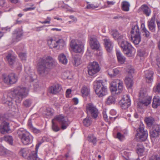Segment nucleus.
<instances>
[{"instance_id":"f257e3e1","label":"nucleus","mask_w":160,"mask_h":160,"mask_svg":"<svg viewBox=\"0 0 160 160\" xmlns=\"http://www.w3.org/2000/svg\"><path fill=\"white\" fill-rule=\"evenodd\" d=\"M28 89L22 85L16 86L12 91L4 94L2 102L9 106H12L14 102L16 104L19 103L28 96Z\"/></svg>"},{"instance_id":"f03ea898","label":"nucleus","mask_w":160,"mask_h":160,"mask_svg":"<svg viewBox=\"0 0 160 160\" xmlns=\"http://www.w3.org/2000/svg\"><path fill=\"white\" fill-rule=\"evenodd\" d=\"M56 63L55 60L50 56L40 58L37 64L38 73L41 76H46Z\"/></svg>"},{"instance_id":"7ed1b4c3","label":"nucleus","mask_w":160,"mask_h":160,"mask_svg":"<svg viewBox=\"0 0 160 160\" xmlns=\"http://www.w3.org/2000/svg\"><path fill=\"white\" fill-rule=\"evenodd\" d=\"M93 85L95 93L99 97H102L107 94V88L102 80H95Z\"/></svg>"},{"instance_id":"20e7f679","label":"nucleus","mask_w":160,"mask_h":160,"mask_svg":"<svg viewBox=\"0 0 160 160\" xmlns=\"http://www.w3.org/2000/svg\"><path fill=\"white\" fill-rule=\"evenodd\" d=\"M17 133L23 144L27 145L32 143L33 137L28 132L23 128H20L17 131Z\"/></svg>"},{"instance_id":"39448f33","label":"nucleus","mask_w":160,"mask_h":160,"mask_svg":"<svg viewBox=\"0 0 160 160\" xmlns=\"http://www.w3.org/2000/svg\"><path fill=\"white\" fill-rule=\"evenodd\" d=\"M130 33L133 42L135 45H138L141 41V37L140 29L137 22L133 23Z\"/></svg>"},{"instance_id":"423d86ee","label":"nucleus","mask_w":160,"mask_h":160,"mask_svg":"<svg viewBox=\"0 0 160 160\" xmlns=\"http://www.w3.org/2000/svg\"><path fill=\"white\" fill-rule=\"evenodd\" d=\"M151 99L152 97L148 96L145 90H141L139 94V102L138 104V107L142 108L144 106H147L150 103Z\"/></svg>"},{"instance_id":"0eeeda50","label":"nucleus","mask_w":160,"mask_h":160,"mask_svg":"<svg viewBox=\"0 0 160 160\" xmlns=\"http://www.w3.org/2000/svg\"><path fill=\"white\" fill-rule=\"evenodd\" d=\"M110 89L113 94H118L123 90V82L120 79L113 80L110 83Z\"/></svg>"},{"instance_id":"6e6552de","label":"nucleus","mask_w":160,"mask_h":160,"mask_svg":"<svg viewBox=\"0 0 160 160\" xmlns=\"http://www.w3.org/2000/svg\"><path fill=\"white\" fill-rule=\"evenodd\" d=\"M123 50L124 54L129 57H132L133 55L132 52L134 49L130 43L127 41L122 40L119 42V44Z\"/></svg>"},{"instance_id":"1a4fd4ad","label":"nucleus","mask_w":160,"mask_h":160,"mask_svg":"<svg viewBox=\"0 0 160 160\" xmlns=\"http://www.w3.org/2000/svg\"><path fill=\"white\" fill-rule=\"evenodd\" d=\"M70 46L73 51L76 53H80L83 51L84 44L80 40L73 39L70 43Z\"/></svg>"},{"instance_id":"9d476101","label":"nucleus","mask_w":160,"mask_h":160,"mask_svg":"<svg viewBox=\"0 0 160 160\" xmlns=\"http://www.w3.org/2000/svg\"><path fill=\"white\" fill-rule=\"evenodd\" d=\"M135 138H138L140 140L144 141L147 138L148 136V132L147 130H144V127L143 124L141 125L137 130Z\"/></svg>"},{"instance_id":"9b49d317","label":"nucleus","mask_w":160,"mask_h":160,"mask_svg":"<svg viewBox=\"0 0 160 160\" xmlns=\"http://www.w3.org/2000/svg\"><path fill=\"white\" fill-rule=\"evenodd\" d=\"M2 79L3 82L8 85L15 83L18 81V77L14 73H11L7 75L5 74L2 75Z\"/></svg>"},{"instance_id":"f8f14e48","label":"nucleus","mask_w":160,"mask_h":160,"mask_svg":"<svg viewBox=\"0 0 160 160\" xmlns=\"http://www.w3.org/2000/svg\"><path fill=\"white\" fill-rule=\"evenodd\" d=\"M54 121H57L61 125V128L64 130L67 128L68 126L69 122L67 117H64L62 115L56 116L53 119Z\"/></svg>"},{"instance_id":"ddd939ff","label":"nucleus","mask_w":160,"mask_h":160,"mask_svg":"<svg viewBox=\"0 0 160 160\" xmlns=\"http://www.w3.org/2000/svg\"><path fill=\"white\" fill-rule=\"evenodd\" d=\"M87 111L90 113L92 117L96 118L98 116L99 112L96 107L92 103L88 104L86 106Z\"/></svg>"},{"instance_id":"4468645a","label":"nucleus","mask_w":160,"mask_h":160,"mask_svg":"<svg viewBox=\"0 0 160 160\" xmlns=\"http://www.w3.org/2000/svg\"><path fill=\"white\" fill-rule=\"evenodd\" d=\"M119 104L122 108H127L131 104V101L129 96L128 95H124L119 102Z\"/></svg>"},{"instance_id":"2eb2a0df","label":"nucleus","mask_w":160,"mask_h":160,"mask_svg":"<svg viewBox=\"0 0 160 160\" xmlns=\"http://www.w3.org/2000/svg\"><path fill=\"white\" fill-rule=\"evenodd\" d=\"M150 134L151 138H157L160 135V126L157 124L152 126L150 131Z\"/></svg>"},{"instance_id":"dca6fc26","label":"nucleus","mask_w":160,"mask_h":160,"mask_svg":"<svg viewBox=\"0 0 160 160\" xmlns=\"http://www.w3.org/2000/svg\"><path fill=\"white\" fill-rule=\"evenodd\" d=\"M105 48L108 52H111L113 48V43L109 38H106L103 39Z\"/></svg>"},{"instance_id":"f3484780","label":"nucleus","mask_w":160,"mask_h":160,"mask_svg":"<svg viewBox=\"0 0 160 160\" xmlns=\"http://www.w3.org/2000/svg\"><path fill=\"white\" fill-rule=\"evenodd\" d=\"M90 45L93 49H97L100 47L99 43L96 37L94 36L90 37Z\"/></svg>"},{"instance_id":"a211bd4d","label":"nucleus","mask_w":160,"mask_h":160,"mask_svg":"<svg viewBox=\"0 0 160 160\" xmlns=\"http://www.w3.org/2000/svg\"><path fill=\"white\" fill-rule=\"evenodd\" d=\"M61 89V86L58 84H55L50 87L49 92L52 94H56Z\"/></svg>"},{"instance_id":"6ab92c4d","label":"nucleus","mask_w":160,"mask_h":160,"mask_svg":"<svg viewBox=\"0 0 160 160\" xmlns=\"http://www.w3.org/2000/svg\"><path fill=\"white\" fill-rule=\"evenodd\" d=\"M25 70L28 74V76L26 78V79L28 80L29 82H33L34 80L36 78V75L33 72H30L29 71V68L25 67Z\"/></svg>"},{"instance_id":"aec40b11","label":"nucleus","mask_w":160,"mask_h":160,"mask_svg":"<svg viewBox=\"0 0 160 160\" xmlns=\"http://www.w3.org/2000/svg\"><path fill=\"white\" fill-rule=\"evenodd\" d=\"M10 130L9 123L3 122L0 126V132L2 134L8 132Z\"/></svg>"},{"instance_id":"412c9836","label":"nucleus","mask_w":160,"mask_h":160,"mask_svg":"<svg viewBox=\"0 0 160 160\" xmlns=\"http://www.w3.org/2000/svg\"><path fill=\"white\" fill-rule=\"evenodd\" d=\"M22 35V31L19 29L14 30L13 34V38L15 41H18L21 39V37Z\"/></svg>"},{"instance_id":"4be33fe9","label":"nucleus","mask_w":160,"mask_h":160,"mask_svg":"<svg viewBox=\"0 0 160 160\" xmlns=\"http://www.w3.org/2000/svg\"><path fill=\"white\" fill-rule=\"evenodd\" d=\"M144 72L147 82L148 83H151L153 80V72L149 70L145 71Z\"/></svg>"},{"instance_id":"5701e85b","label":"nucleus","mask_w":160,"mask_h":160,"mask_svg":"<svg viewBox=\"0 0 160 160\" xmlns=\"http://www.w3.org/2000/svg\"><path fill=\"white\" fill-rule=\"evenodd\" d=\"M116 54L119 62L121 64L124 63L125 61L126 58L122 55L119 50H116Z\"/></svg>"},{"instance_id":"b1692460","label":"nucleus","mask_w":160,"mask_h":160,"mask_svg":"<svg viewBox=\"0 0 160 160\" xmlns=\"http://www.w3.org/2000/svg\"><path fill=\"white\" fill-rule=\"evenodd\" d=\"M140 8L147 16H149L150 15L151 11L147 5L145 4L141 6Z\"/></svg>"},{"instance_id":"393cba45","label":"nucleus","mask_w":160,"mask_h":160,"mask_svg":"<svg viewBox=\"0 0 160 160\" xmlns=\"http://www.w3.org/2000/svg\"><path fill=\"white\" fill-rule=\"evenodd\" d=\"M120 73V71L117 68L113 69H109L108 72V74L111 77L118 75Z\"/></svg>"},{"instance_id":"a878e982","label":"nucleus","mask_w":160,"mask_h":160,"mask_svg":"<svg viewBox=\"0 0 160 160\" xmlns=\"http://www.w3.org/2000/svg\"><path fill=\"white\" fill-rule=\"evenodd\" d=\"M148 26L149 30L152 32L155 31V25L154 22V19L152 18L151 20L148 22Z\"/></svg>"},{"instance_id":"bb28decb","label":"nucleus","mask_w":160,"mask_h":160,"mask_svg":"<svg viewBox=\"0 0 160 160\" xmlns=\"http://www.w3.org/2000/svg\"><path fill=\"white\" fill-rule=\"evenodd\" d=\"M47 43L50 48H56L57 47V40L52 38H50L48 40Z\"/></svg>"},{"instance_id":"cd10ccee","label":"nucleus","mask_w":160,"mask_h":160,"mask_svg":"<svg viewBox=\"0 0 160 160\" xmlns=\"http://www.w3.org/2000/svg\"><path fill=\"white\" fill-rule=\"evenodd\" d=\"M38 152L37 151H33L30 154L28 160H40V159L37 157Z\"/></svg>"},{"instance_id":"c85d7f7f","label":"nucleus","mask_w":160,"mask_h":160,"mask_svg":"<svg viewBox=\"0 0 160 160\" xmlns=\"http://www.w3.org/2000/svg\"><path fill=\"white\" fill-rule=\"evenodd\" d=\"M160 105V100L159 98L157 96H155L153 98L152 103V107L154 108H156Z\"/></svg>"},{"instance_id":"c756f323","label":"nucleus","mask_w":160,"mask_h":160,"mask_svg":"<svg viewBox=\"0 0 160 160\" xmlns=\"http://www.w3.org/2000/svg\"><path fill=\"white\" fill-rule=\"evenodd\" d=\"M121 8L124 11H128L129 10L130 4L127 1H124L122 2Z\"/></svg>"},{"instance_id":"7c9ffc66","label":"nucleus","mask_w":160,"mask_h":160,"mask_svg":"<svg viewBox=\"0 0 160 160\" xmlns=\"http://www.w3.org/2000/svg\"><path fill=\"white\" fill-rule=\"evenodd\" d=\"M58 59L59 62L64 64H66L68 62L66 56L63 53L59 54L58 56Z\"/></svg>"},{"instance_id":"2f4dec72","label":"nucleus","mask_w":160,"mask_h":160,"mask_svg":"<svg viewBox=\"0 0 160 160\" xmlns=\"http://www.w3.org/2000/svg\"><path fill=\"white\" fill-rule=\"evenodd\" d=\"M90 89L87 87L84 86L81 89V92L83 97L88 96L89 94Z\"/></svg>"},{"instance_id":"473e14b6","label":"nucleus","mask_w":160,"mask_h":160,"mask_svg":"<svg viewBox=\"0 0 160 160\" xmlns=\"http://www.w3.org/2000/svg\"><path fill=\"white\" fill-rule=\"evenodd\" d=\"M57 48L58 49H62L65 45L64 41L62 39H60L57 40Z\"/></svg>"},{"instance_id":"72a5a7b5","label":"nucleus","mask_w":160,"mask_h":160,"mask_svg":"<svg viewBox=\"0 0 160 160\" xmlns=\"http://www.w3.org/2000/svg\"><path fill=\"white\" fill-rule=\"evenodd\" d=\"M7 61L9 64L12 65L15 62V57L10 53H9L6 57Z\"/></svg>"},{"instance_id":"f704fd0d","label":"nucleus","mask_w":160,"mask_h":160,"mask_svg":"<svg viewBox=\"0 0 160 160\" xmlns=\"http://www.w3.org/2000/svg\"><path fill=\"white\" fill-rule=\"evenodd\" d=\"M125 82L127 88H130L133 85V82L131 78L127 77L125 79Z\"/></svg>"},{"instance_id":"c9c22d12","label":"nucleus","mask_w":160,"mask_h":160,"mask_svg":"<svg viewBox=\"0 0 160 160\" xmlns=\"http://www.w3.org/2000/svg\"><path fill=\"white\" fill-rule=\"evenodd\" d=\"M145 121L147 126L149 127L151 126L153 123L154 121V118L151 117L146 118Z\"/></svg>"},{"instance_id":"e433bc0d","label":"nucleus","mask_w":160,"mask_h":160,"mask_svg":"<svg viewBox=\"0 0 160 160\" xmlns=\"http://www.w3.org/2000/svg\"><path fill=\"white\" fill-rule=\"evenodd\" d=\"M92 122V118L90 117H87L83 120V123L84 125L87 127L90 125Z\"/></svg>"},{"instance_id":"4c0bfd02","label":"nucleus","mask_w":160,"mask_h":160,"mask_svg":"<svg viewBox=\"0 0 160 160\" xmlns=\"http://www.w3.org/2000/svg\"><path fill=\"white\" fill-rule=\"evenodd\" d=\"M88 141L92 143L93 145H95L97 141V138L93 135H90L88 136Z\"/></svg>"},{"instance_id":"58836bf2","label":"nucleus","mask_w":160,"mask_h":160,"mask_svg":"<svg viewBox=\"0 0 160 160\" xmlns=\"http://www.w3.org/2000/svg\"><path fill=\"white\" fill-rule=\"evenodd\" d=\"M137 152L139 155L142 156L144 152V148L142 145H138L137 147Z\"/></svg>"},{"instance_id":"ea45409f","label":"nucleus","mask_w":160,"mask_h":160,"mask_svg":"<svg viewBox=\"0 0 160 160\" xmlns=\"http://www.w3.org/2000/svg\"><path fill=\"white\" fill-rule=\"evenodd\" d=\"M88 67L94 70L97 69L98 72L100 70L99 65L96 62H93L92 63H91V64L89 65Z\"/></svg>"},{"instance_id":"a19ab883","label":"nucleus","mask_w":160,"mask_h":160,"mask_svg":"<svg viewBox=\"0 0 160 160\" xmlns=\"http://www.w3.org/2000/svg\"><path fill=\"white\" fill-rule=\"evenodd\" d=\"M111 35L112 36L115 40L118 39L119 34L118 30L115 29H112L110 32Z\"/></svg>"},{"instance_id":"79ce46f5","label":"nucleus","mask_w":160,"mask_h":160,"mask_svg":"<svg viewBox=\"0 0 160 160\" xmlns=\"http://www.w3.org/2000/svg\"><path fill=\"white\" fill-rule=\"evenodd\" d=\"M74 65L76 66H78L81 63V58L80 56H75L74 58Z\"/></svg>"},{"instance_id":"37998d69","label":"nucleus","mask_w":160,"mask_h":160,"mask_svg":"<svg viewBox=\"0 0 160 160\" xmlns=\"http://www.w3.org/2000/svg\"><path fill=\"white\" fill-rule=\"evenodd\" d=\"M141 26L142 28V32L144 33V35H145L147 38L149 37L150 36V32L145 28L144 24L142 23Z\"/></svg>"},{"instance_id":"c03bdc74","label":"nucleus","mask_w":160,"mask_h":160,"mask_svg":"<svg viewBox=\"0 0 160 160\" xmlns=\"http://www.w3.org/2000/svg\"><path fill=\"white\" fill-rule=\"evenodd\" d=\"M115 100V97L113 96H110L108 97L107 99L106 103L110 105L114 102Z\"/></svg>"},{"instance_id":"a18cd8bd","label":"nucleus","mask_w":160,"mask_h":160,"mask_svg":"<svg viewBox=\"0 0 160 160\" xmlns=\"http://www.w3.org/2000/svg\"><path fill=\"white\" fill-rule=\"evenodd\" d=\"M4 140L8 142L10 145H12L13 144V139L12 137L9 135H7L4 136Z\"/></svg>"},{"instance_id":"49530a36","label":"nucleus","mask_w":160,"mask_h":160,"mask_svg":"<svg viewBox=\"0 0 160 160\" xmlns=\"http://www.w3.org/2000/svg\"><path fill=\"white\" fill-rule=\"evenodd\" d=\"M54 121V120H52V129L54 132H57L59 131L60 129Z\"/></svg>"},{"instance_id":"de8ad7c7","label":"nucleus","mask_w":160,"mask_h":160,"mask_svg":"<svg viewBox=\"0 0 160 160\" xmlns=\"http://www.w3.org/2000/svg\"><path fill=\"white\" fill-rule=\"evenodd\" d=\"M28 153V150L26 148L22 149L20 151V154L23 157H26Z\"/></svg>"},{"instance_id":"09e8293b","label":"nucleus","mask_w":160,"mask_h":160,"mask_svg":"<svg viewBox=\"0 0 160 160\" xmlns=\"http://www.w3.org/2000/svg\"><path fill=\"white\" fill-rule=\"evenodd\" d=\"M8 151L3 146H0V155H5L8 154Z\"/></svg>"},{"instance_id":"8fccbe9b","label":"nucleus","mask_w":160,"mask_h":160,"mask_svg":"<svg viewBox=\"0 0 160 160\" xmlns=\"http://www.w3.org/2000/svg\"><path fill=\"white\" fill-rule=\"evenodd\" d=\"M98 72L97 69L94 70L88 67V73L90 75L92 76Z\"/></svg>"},{"instance_id":"3c124183","label":"nucleus","mask_w":160,"mask_h":160,"mask_svg":"<svg viewBox=\"0 0 160 160\" xmlns=\"http://www.w3.org/2000/svg\"><path fill=\"white\" fill-rule=\"evenodd\" d=\"M32 103V102L31 100L29 99H27L23 101V104L24 107L28 108L29 107L31 106Z\"/></svg>"},{"instance_id":"603ef678","label":"nucleus","mask_w":160,"mask_h":160,"mask_svg":"<svg viewBox=\"0 0 160 160\" xmlns=\"http://www.w3.org/2000/svg\"><path fill=\"white\" fill-rule=\"evenodd\" d=\"M153 91L156 93L160 94V82L156 86L154 87Z\"/></svg>"},{"instance_id":"864d4df0","label":"nucleus","mask_w":160,"mask_h":160,"mask_svg":"<svg viewBox=\"0 0 160 160\" xmlns=\"http://www.w3.org/2000/svg\"><path fill=\"white\" fill-rule=\"evenodd\" d=\"M53 113V110L51 108H48L46 109V114L48 116L52 115Z\"/></svg>"},{"instance_id":"5fc2aeb1","label":"nucleus","mask_w":160,"mask_h":160,"mask_svg":"<svg viewBox=\"0 0 160 160\" xmlns=\"http://www.w3.org/2000/svg\"><path fill=\"white\" fill-rule=\"evenodd\" d=\"M145 52L144 50L140 49L138 50V54L140 57H143L145 54Z\"/></svg>"},{"instance_id":"6e6d98bb","label":"nucleus","mask_w":160,"mask_h":160,"mask_svg":"<svg viewBox=\"0 0 160 160\" xmlns=\"http://www.w3.org/2000/svg\"><path fill=\"white\" fill-rule=\"evenodd\" d=\"M16 68L18 72H19L22 69V65L19 62H17Z\"/></svg>"},{"instance_id":"4d7b16f0","label":"nucleus","mask_w":160,"mask_h":160,"mask_svg":"<svg viewBox=\"0 0 160 160\" xmlns=\"http://www.w3.org/2000/svg\"><path fill=\"white\" fill-rule=\"evenodd\" d=\"M117 138H118L120 140L122 141L124 139V136L121 133L119 132H118L117 134Z\"/></svg>"},{"instance_id":"13d9d810","label":"nucleus","mask_w":160,"mask_h":160,"mask_svg":"<svg viewBox=\"0 0 160 160\" xmlns=\"http://www.w3.org/2000/svg\"><path fill=\"white\" fill-rule=\"evenodd\" d=\"M19 56L22 60H25L26 59V54L25 53L21 52L19 54Z\"/></svg>"},{"instance_id":"bf43d9fd","label":"nucleus","mask_w":160,"mask_h":160,"mask_svg":"<svg viewBox=\"0 0 160 160\" xmlns=\"http://www.w3.org/2000/svg\"><path fill=\"white\" fill-rule=\"evenodd\" d=\"M89 2H88L87 3L88 5L86 7V8L88 9H94L97 8V7L96 6L93 4H89Z\"/></svg>"},{"instance_id":"052dcab7","label":"nucleus","mask_w":160,"mask_h":160,"mask_svg":"<svg viewBox=\"0 0 160 160\" xmlns=\"http://www.w3.org/2000/svg\"><path fill=\"white\" fill-rule=\"evenodd\" d=\"M126 39V37L125 35H120L118 36V39L117 40H118V43L119 44V42H120L122 40H125V39Z\"/></svg>"},{"instance_id":"680f3d73","label":"nucleus","mask_w":160,"mask_h":160,"mask_svg":"<svg viewBox=\"0 0 160 160\" xmlns=\"http://www.w3.org/2000/svg\"><path fill=\"white\" fill-rule=\"evenodd\" d=\"M30 129L33 133L35 134H38L41 132L40 130L34 127H32Z\"/></svg>"},{"instance_id":"e2e57ef3","label":"nucleus","mask_w":160,"mask_h":160,"mask_svg":"<svg viewBox=\"0 0 160 160\" xmlns=\"http://www.w3.org/2000/svg\"><path fill=\"white\" fill-rule=\"evenodd\" d=\"M51 20V18L49 17H48L46 20L42 22H40L42 24H45L46 23L49 24L50 23Z\"/></svg>"},{"instance_id":"0e129e2a","label":"nucleus","mask_w":160,"mask_h":160,"mask_svg":"<svg viewBox=\"0 0 160 160\" xmlns=\"http://www.w3.org/2000/svg\"><path fill=\"white\" fill-rule=\"evenodd\" d=\"M150 160H160V157L158 155H153L151 158Z\"/></svg>"},{"instance_id":"69168bd1","label":"nucleus","mask_w":160,"mask_h":160,"mask_svg":"<svg viewBox=\"0 0 160 160\" xmlns=\"http://www.w3.org/2000/svg\"><path fill=\"white\" fill-rule=\"evenodd\" d=\"M107 3L108 4V6H105V8L109 7L111 5H114L115 3V2L113 1H107Z\"/></svg>"},{"instance_id":"338daca9","label":"nucleus","mask_w":160,"mask_h":160,"mask_svg":"<svg viewBox=\"0 0 160 160\" xmlns=\"http://www.w3.org/2000/svg\"><path fill=\"white\" fill-rule=\"evenodd\" d=\"M45 26H42L38 27H36L34 28V30L37 32L40 31L43 29V28Z\"/></svg>"},{"instance_id":"774afa93","label":"nucleus","mask_w":160,"mask_h":160,"mask_svg":"<svg viewBox=\"0 0 160 160\" xmlns=\"http://www.w3.org/2000/svg\"><path fill=\"white\" fill-rule=\"evenodd\" d=\"M102 114L104 120L106 121H108V119L107 115L106 113V112L105 111H103L102 112Z\"/></svg>"}]
</instances>
